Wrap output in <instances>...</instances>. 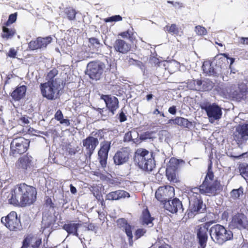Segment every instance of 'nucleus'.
Masks as SVG:
<instances>
[{"label": "nucleus", "mask_w": 248, "mask_h": 248, "mask_svg": "<svg viewBox=\"0 0 248 248\" xmlns=\"http://www.w3.org/2000/svg\"><path fill=\"white\" fill-rule=\"evenodd\" d=\"M141 219L142 224L149 225L152 223L154 218L151 217L150 212L147 208H146L142 211Z\"/></svg>", "instance_id": "obj_29"}, {"label": "nucleus", "mask_w": 248, "mask_h": 248, "mask_svg": "<svg viewBox=\"0 0 248 248\" xmlns=\"http://www.w3.org/2000/svg\"><path fill=\"white\" fill-rule=\"evenodd\" d=\"M129 197L130 194L128 192L124 190H118L107 194L106 196V200L108 201H116L122 198H128Z\"/></svg>", "instance_id": "obj_24"}, {"label": "nucleus", "mask_w": 248, "mask_h": 248, "mask_svg": "<svg viewBox=\"0 0 248 248\" xmlns=\"http://www.w3.org/2000/svg\"><path fill=\"white\" fill-rule=\"evenodd\" d=\"M134 161L143 170L152 171L155 167L152 153L145 149L140 148L136 150Z\"/></svg>", "instance_id": "obj_3"}, {"label": "nucleus", "mask_w": 248, "mask_h": 248, "mask_svg": "<svg viewBox=\"0 0 248 248\" xmlns=\"http://www.w3.org/2000/svg\"><path fill=\"white\" fill-rule=\"evenodd\" d=\"M100 98L104 101L106 108H108L111 112V116H113L119 107L118 99L110 94H102Z\"/></svg>", "instance_id": "obj_19"}, {"label": "nucleus", "mask_w": 248, "mask_h": 248, "mask_svg": "<svg viewBox=\"0 0 248 248\" xmlns=\"http://www.w3.org/2000/svg\"><path fill=\"white\" fill-rule=\"evenodd\" d=\"M60 124H65L66 126H69L70 124V121L67 119L62 118L60 121Z\"/></svg>", "instance_id": "obj_61"}, {"label": "nucleus", "mask_w": 248, "mask_h": 248, "mask_svg": "<svg viewBox=\"0 0 248 248\" xmlns=\"http://www.w3.org/2000/svg\"><path fill=\"white\" fill-rule=\"evenodd\" d=\"M22 133H25V134L28 133L31 135H35V133H36V130H35L32 127H29L27 129V131L24 130V129H23V130H22Z\"/></svg>", "instance_id": "obj_54"}, {"label": "nucleus", "mask_w": 248, "mask_h": 248, "mask_svg": "<svg viewBox=\"0 0 248 248\" xmlns=\"http://www.w3.org/2000/svg\"><path fill=\"white\" fill-rule=\"evenodd\" d=\"M181 162H184V161L182 159L171 157L169 161V164L167 168H170L171 170H176Z\"/></svg>", "instance_id": "obj_37"}, {"label": "nucleus", "mask_w": 248, "mask_h": 248, "mask_svg": "<svg viewBox=\"0 0 248 248\" xmlns=\"http://www.w3.org/2000/svg\"><path fill=\"white\" fill-rule=\"evenodd\" d=\"M105 64L98 62H91L88 64V74L93 80H99L103 73Z\"/></svg>", "instance_id": "obj_11"}, {"label": "nucleus", "mask_w": 248, "mask_h": 248, "mask_svg": "<svg viewBox=\"0 0 248 248\" xmlns=\"http://www.w3.org/2000/svg\"><path fill=\"white\" fill-rule=\"evenodd\" d=\"M150 62L152 65H154L155 66H159L162 61L157 58L153 57L150 59Z\"/></svg>", "instance_id": "obj_47"}, {"label": "nucleus", "mask_w": 248, "mask_h": 248, "mask_svg": "<svg viewBox=\"0 0 248 248\" xmlns=\"http://www.w3.org/2000/svg\"><path fill=\"white\" fill-rule=\"evenodd\" d=\"M63 117V115L62 111L60 109H58L55 114V119L60 122Z\"/></svg>", "instance_id": "obj_49"}, {"label": "nucleus", "mask_w": 248, "mask_h": 248, "mask_svg": "<svg viewBox=\"0 0 248 248\" xmlns=\"http://www.w3.org/2000/svg\"><path fill=\"white\" fill-rule=\"evenodd\" d=\"M88 40L89 43L88 46L93 50H97L102 46L99 40L95 37H91Z\"/></svg>", "instance_id": "obj_33"}, {"label": "nucleus", "mask_w": 248, "mask_h": 248, "mask_svg": "<svg viewBox=\"0 0 248 248\" xmlns=\"http://www.w3.org/2000/svg\"><path fill=\"white\" fill-rule=\"evenodd\" d=\"M97 111L101 115V117L103 120H106L111 116V112L109 111L108 108H97L96 109Z\"/></svg>", "instance_id": "obj_36"}, {"label": "nucleus", "mask_w": 248, "mask_h": 248, "mask_svg": "<svg viewBox=\"0 0 248 248\" xmlns=\"http://www.w3.org/2000/svg\"><path fill=\"white\" fill-rule=\"evenodd\" d=\"M132 132L131 131H128L126 133L124 136V141H130L132 140Z\"/></svg>", "instance_id": "obj_51"}, {"label": "nucleus", "mask_w": 248, "mask_h": 248, "mask_svg": "<svg viewBox=\"0 0 248 248\" xmlns=\"http://www.w3.org/2000/svg\"><path fill=\"white\" fill-rule=\"evenodd\" d=\"M93 193L94 196L96 198V199L98 200L101 199L103 198L102 194L100 191L98 189L97 190H93Z\"/></svg>", "instance_id": "obj_53"}, {"label": "nucleus", "mask_w": 248, "mask_h": 248, "mask_svg": "<svg viewBox=\"0 0 248 248\" xmlns=\"http://www.w3.org/2000/svg\"><path fill=\"white\" fill-rule=\"evenodd\" d=\"M231 223L233 227L241 230L246 228L248 220L246 215L238 213L232 217Z\"/></svg>", "instance_id": "obj_21"}, {"label": "nucleus", "mask_w": 248, "mask_h": 248, "mask_svg": "<svg viewBox=\"0 0 248 248\" xmlns=\"http://www.w3.org/2000/svg\"><path fill=\"white\" fill-rule=\"evenodd\" d=\"M41 244V238L35 237L30 234L25 236L21 248H28L30 246L32 248H39Z\"/></svg>", "instance_id": "obj_22"}, {"label": "nucleus", "mask_w": 248, "mask_h": 248, "mask_svg": "<svg viewBox=\"0 0 248 248\" xmlns=\"http://www.w3.org/2000/svg\"><path fill=\"white\" fill-rule=\"evenodd\" d=\"M30 143V140L24 138H15L11 143L10 155L16 156L23 154L27 151Z\"/></svg>", "instance_id": "obj_6"}, {"label": "nucleus", "mask_w": 248, "mask_h": 248, "mask_svg": "<svg viewBox=\"0 0 248 248\" xmlns=\"http://www.w3.org/2000/svg\"><path fill=\"white\" fill-rule=\"evenodd\" d=\"M212 163L211 161L210 163L208 164V171L204 179L207 178V179L209 180L210 181L213 182L214 175L213 171L212 170Z\"/></svg>", "instance_id": "obj_41"}, {"label": "nucleus", "mask_w": 248, "mask_h": 248, "mask_svg": "<svg viewBox=\"0 0 248 248\" xmlns=\"http://www.w3.org/2000/svg\"><path fill=\"white\" fill-rule=\"evenodd\" d=\"M16 55V51L13 48H11L7 53V56L11 58H15Z\"/></svg>", "instance_id": "obj_55"}, {"label": "nucleus", "mask_w": 248, "mask_h": 248, "mask_svg": "<svg viewBox=\"0 0 248 248\" xmlns=\"http://www.w3.org/2000/svg\"><path fill=\"white\" fill-rule=\"evenodd\" d=\"M63 12L64 15L66 16V18L69 20L72 21L76 19V16L77 14V12L73 7H66L64 8Z\"/></svg>", "instance_id": "obj_31"}, {"label": "nucleus", "mask_w": 248, "mask_h": 248, "mask_svg": "<svg viewBox=\"0 0 248 248\" xmlns=\"http://www.w3.org/2000/svg\"><path fill=\"white\" fill-rule=\"evenodd\" d=\"M119 119L120 122H124L126 121L127 117L123 111H121L119 114Z\"/></svg>", "instance_id": "obj_56"}, {"label": "nucleus", "mask_w": 248, "mask_h": 248, "mask_svg": "<svg viewBox=\"0 0 248 248\" xmlns=\"http://www.w3.org/2000/svg\"><path fill=\"white\" fill-rule=\"evenodd\" d=\"M110 148V141L105 140L101 143L100 149L98 151V159L102 168L107 167L108 152Z\"/></svg>", "instance_id": "obj_14"}, {"label": "nucleus", "mask_w": 248, "mask_h": 248, "mask_svg": "<svg viewBox=\"0 0 248 248\" xmlns=\"http://www.w3.org/2000/svg\"><path fill=\"white\" fill-rule=\"evenodd\" d=\"M164 30L174 35H178L179 32V28L175 24H172L170 26L166 25L164 27Z\"/></svg>", "instance_id": "obj_38"}, {"label": "nucleus", "mask_w": 248, "mask_h": 248, "mask_svg": "<svg viewBox=\"0 0 248 248\" xmlns=\"http://www.w3.org/2000/svg\"><path fill=\"white\" fill-rule=\"evenodd\" d=\"M70 191L72 194H75L77 193V189L74 186H73L72 184H70Z\"/></svg>", "instance_id": "obj_63"}, {"label": "nucleus", "mask_w": 248, "mask_h": 248, "mask_svg": "<svg viewBox=\"0 0 248 248\" xmlns=\"http://www.w3.org/2000/svg\"><path fill=\"white\" fill-rule=\"evenodd\" d=\"M238 169L240 175L246 180H248V164L243 163L239 164Z\"/></svg>", "instance_id": "obj_34"}, {"label": "nucleus", "mask_w": 248, "mask_h": 248, "mask_svg": "<svg viewBox=\"0 0 248 248\" xmlns=\"http://www.w3.org/2000/svg\"><path fill=\"white\" fill-rule=\"evenodd\" d=\"M239 43L242 45H248V37H240L239 38Z\"/></svg>", "instance_id": "obj_58"}, {"label": "nucleus", "mask_w": 248, "mask_h": 248, "mask_svg": "<svg viewBox=\"0 0 248 248\" xmlns=\"http://www.w3.org/2000/svg\"><path fill=\"white\" fill-rule=\"evenodd\" d=\"M82 144L85 149L86 158L90 160L96 147L99 144L98 140L93 136H89L82 140Z\"/></svg>", "instance_id": "obj_15"}, {"label": "nucleus", "mask_w": 248, "mask_h": 248, "mask_svg": "<svg viewBox=\"0 0 248 248\" xmlns=\"http://www.w3.org/2000/svg\"><path fill=\"white\" fill-rule=\"evenodd\" d=\"M244 195L243 188L240 187L238 189H233L230 192L231 198L234 200L240 199Z\"/></svg>", "instance_id": "obj_35"}, {"label": "nucleus", "mask_w": 248, "mask_h": 248, "mask_svg": "<svg viewBox=\"0 0 248 248\" xmlns=\"http://www.w3.org/2000/svg\"><path fill=\"white\" fill-rule=\"evenodd\" d=\"M173 123L175 124L178 125L186 128H188L191 125V122L188 119L181 117H176L175 119H171L169 120V123Z\"/></svg>", "instance_id": "obj_28"}, {"label": "nucleus", "mask_w": 248, "mask_h": 248, "mask_svg": "<svg viewBox=\"0 0 248 248\" xmlns=\"http://www.w3.org/2000/svg\"><path fill=\"white\" fill-rule=\"evenodd\" d=\"M201 108L206 111L210 120H218L221 118L222 115L221 108L215 103L212 104H206Z\"/></svg>", "instance_id": "obj_13"}, {"label": "nucleus", "mask_w": 248, "mask_h": 248, "mask_svg": "<svg viewBox=\"0 0 248 248\" xmlns=\"http://www.w3.org/2000/svg\"><path fill=\"white\" fill-rule=\"evenodd\" d=\"M128 63L129 65H140V64H142V63L140 61L135 60L133 58H129L128 60Z\"/></svg>", "instance_id": "obj_48"}, {"label": "nucleus", "mask_w": 248, "mask_h": 248, "mask_svg": "<svg viewBox=\"0 0 248 248\" xmlns=\"http://www.w3.org/2000/svg\"><path fill=\"white\" fill-rule=\"evenodd\" d=\"M81 226L80 223H72L71 222L63 225L62 228L67 232L68 234H72L76 236H78V229Z\"/></svg>", "instance_id": "obj_26"}, {"label": "nucleus", "mask_w": 248, "mask_h": 248, "mask_svg": "<svg viewBox=\"0 0 248 248\" xmlns=\"http://www.w3.org/2000/svg\"><path fill=\"white\" fill-rule=\"evenodd\" d=\"M164 209L171 213L174 214L178 212H183V208L182 202L178 198L169 200V202L163 204Z\"/></svg>", "instance_id": "obj_20"}, {"label": "nucleus", "mask_w": 248, "mask_h": 248, "mask_svg": "<svg viewBox=\"0 0 248 248\" xmlns=\"http://www.w3.org/2000/svg\"><path fill=\"white\" fill-rule=\"evenodd\" d=\"M28 48L31 50L40 49L38 37L35 40H31L28 43Z\"/></svg>", "instance_id": "obj_40"}, {"label": "nucleus", "mask_w": 248, "mask_h": 248, "mask_svg": "<svg viewBox=\"0 0 248 248\" xmlns=\"http://www.w3.org/2000/svg\"><path fill=\"white\" fill-rule=\"evenodd\" d=\"M212 223L211 222H207L196 226L195 228V232L196 233L198 243L202 248H205L208 240V232H209V227Z\"/></svg>", "instance_id": "obj_10"}, {"label": "nucleus", "mask_w": 248, "mask_h": 248, "mask_svg": "<svg viewBox=\"0 0 248 248\" xmlns=\"http://www.w3.org/2000/svg\"><path fill=\"white\" fill-rule=\"evenodd\" d=\"M58 74V71L55 68L51 69L47 74L46 76V80L47 83H52L53 84H58L57 82V78L55 77Z\"/></svg>", "instance_id": "obj_30"}, {"label": "nucleus", "mask_w": 248, "mask_h": 248, "mask_svg": "<svg viewBox=\"0 0 248 248\" xmlns=\"http://www.w3.org/2000/svg\"><path fill=\"white\" fill-rule=\"evenodd\" d=\"M195 31L197 35L200 36H203L207 33L205 28L200 25H198L195 27Z\"/></svg>", "instance_id": "obj_42"}, {"label": "nucleus", "mask_w": 248, "mask_h": 248, "mask_svg": "<svg viewBox=\"0 0 248 248\" xmlns=\"http://www.w3.org/2000/svg\"><path fill=\"white\" fill-rule=\"evenodd\" d=\"M60 87V84L45 82L40 84V89L44 97L49 100H53L57 97Z\"/></svg>", "instance_id": "obj_8"}, {"label": "nucleus", "mask_w": 248, "mask_h": 248, "mask_svg": "<svg viewBox=\"0 0 248 248\" xmlns=\"http://www.w3.org/2000/svg\"><path fill=\"white\" fill-rule=\"evenodd\" d=\"M113 47L115 51L122 54L127 53L131 48L130 44L121 39H116L113 44Z\"/></svg>", "instance_id": "obj_23"}, {"label": "nucleus", "mask_w": 248, "mask_h": 248, "mask_svg": "<svg viewBox=\"0 0 248 248\" xmlns=\"http://www.w3.org/2000/svg\"><path fill=\"white\" fill-rule=\"evenodd\" d=\"M19 120L23 124H28L30 123L28 120V117L26 115H24L20 118Z\"/></svg>", "instance_id": "obj_57"}, {"label": "nucleus", "mask_w": 248, "mask_h": 248, "mask_svg": "<svg viewBox=\"0 0 248 248\" xmlns=\"http://www.w3.org/2000/svg\"><path fill=\"white\" fill-rule=\"evenodd\" d=\"M32 159L31 156L27 155L19 157L15 163L16 168L18 171L27 173L33 168Z\"/></svg>", "instance_id": "obj_17"}, {"label": "nucleus", "mask_w": 248, "mask_h": 248, "mask_svg": "<svg viewBox=\"0 0 248 248\" xmlns=\"http://www.w3.org/2000/svg\"><path fill=\"white\" fill-rule=\"evenodd\" d=\"M158 248H171L170 246L169 245L164 243L162 245H161L160 246H159Z\"/></svg>", "instance_id": "obj_64"}, {"label": "nucleus", "mask_w": 248, "mask_h": 248, "mask_svg": "<svg viewBox=\"0 0 248 248\" xmlns=\"http://www.w3.org/2000/svg\"><path fill=\"white\" fill-rule=\"evenodd\" d=\"M1 222L11 231L17 232L22 229L20 218L15 211H11L6 216L2 217Z\"/></svg>", "instance_id": "obj_5"}, {"label": "nucleus", "mask_w": 248, "mask_h": 248, "mask_svg": "<svg viewBox=\"0 0 248 248\" xmlns=\"http://www.w3.org/2000/svg\"><path fill=\"white\" fill-rule=\"evenodd\" d=\"M240 248H248V242L247 240H244L241 243Z\"/></svg>", "instance_id": "obj_62"}, {"label": "nucleus", "mask_w": 248, "mask_h": 248, "mask_svg": "<svg viewBox=\"0 0 248 248\" xmlns=\"http://www.w3.org/2000/svg\"><path fill=\"white\" fill-rule=\"evenodd\" d=\"M146 233V230L144 229H138L135 232V239L138 240L143 236Z\"/></svg>", "instance_id": "obj_46"}, {"label": "nucleus", "mask_w": 248, "mask_h": 248, "mask_svg": "<svg viewBox=\"0 0 248 248\" xmlns=\"http://www.w3.org/2000/svg\"><path fill=\"white\" fill-rule=\"evenodd\" d=\"M38 38L40 49L46 48L52 41V38L50 36H46V37H38Z\"/></svg>", "instance_id": "obj_39"}, {"label": "nucleus", "mask_w": 248, "mask_h": 248, "mask_svg": "<svg viewBox=\"0 0 248 248\" xmlns=\"http://www.w3.org/2000/svg\"><path fill=\"white\" fill-rule=\"evenodd\" d=\"M230 95L233 99L240 101L246 99L248 95V88L246 84L239 82L237 86L232 84L229 88Z\"/></svg>", "instance_id": "obj_9"}, {"label": "nucleus", "mask_w": 248, "mask_h": 248, "mask_svg": "<svg viewBox=\"0 0 248 248\" xmlns=\"http://www.w3.org/2000/svg\"><path fill=\"white\" fill-rule=\"evenodd\" d=\"M130 157V150L127 147H123L116 151L113 157L114 164L120 166L127 163Z\"/></svg>", "instance_id": "obj_12"}, {"label": "nucleus", "mask_w": 248, "mask_h": 248, "mask_svg": "<svg viewBox=\"0 0 248 248\" xmlns=\"http://www.w3.org/2000/svg\"><path fill=\"white\" fill-rule=\"evenodd\" d=\"M67 152L70 155H74L77 152V150L75 148H68L67 149Z\"/></svg>", "instance_id": "obj_60"}, {"label": "nucleus", "mask_w": 248, "mask_h": 248, "mask_svg": "<svg viewBox=\"0 0 248 248\" xmlns=\"http://www.w3.org/2000/svg\"><path fill=\"white\" fill-rule=\"evenodd\" d=\"M91 135H92L91 136L96 138L97 139L99 138L100 140L103 139L104 137V134L102 129H99L93 131Z\"/></svg>", "instance_id": "obj_45"}, {"label": "nucleus", "mask_w": 248, "mask_h": 248, "mask_svg": "<svg viewBox=\"0 0 248 248\" xmlns=\"http://www.w3.org/2000/svg\"><path fill=\"white\" fill-rule=\"evenodd\" d=\"M232 136L238 145L246 142L248 140V124H244L237 126Z\"/></svg>", "instance_id": "obj_16"}, {"label": "nucleus", "mask_w": 248, "mask_h": 248, "mask_svg": "<svg viewBox=\"0 0 248 248\" xmlns=\"http://www.w3.org/2000/svg\"><path fill=\"white\" fill-rule=\"evenodd\" d=\"M117 228L124 231L128 237V243L130 246L133 244V235L132 230L134 226L130 225L125 218H120L116 221Z\"/></svg>", "instance_id": "obj_18"}, {"label": "nucleus", "mask_w": 248, "mask_h": 248, "mask_svg": "<svg viewBox=\"0 0 248 248\" xmlns=\"http://www.w3.org/2000/svg\"><path fill=\"white\" fill-rule=\"evenodd\" d=\"M119 35L123 38H130L131 37V35H133V33L127 30L126 31L120 33Z\"/></svg>", "instance_id": "obj_50"}, {"label": "nucleus", "mask_w": 248, "mask_h": 248, "mask_svg": "<svg viewBox=\"0 0 248 248\" xmlns=\"http://www.w3.org/2000/svg\"><path fill=\"white\" fill-rule=\"evenodd\" d=\"M174 196V188L170 185L160 186L155 192V199L163 205L173 198Z\"/></svg>", "instance_id": "obj_7"}, {"label": "nucleus", "mask_w": 248, "mask_h": 248, "mask_svg": "<svg viewBox=\"0 0 248 248\" xmlns=\"http://www.w3.org/2000/svg\"><path fill=\"white\" fill-rule=\"evenodd\" d=\"M9 203L15 206L25 207L33 205L37 201V188L25 183L16 185L11 191Z\"/></svg>", "instance_id": "obj_2"}, {"label": "nucleus", "mask_w": 248, "mask_h": 248, "mask_svg": "<svg viewBox=\"0 0 248 248\" xmlns=\"http://www.w3.org/2000/svg\"><path fill=\"white\" fill-rule=\"evenodd\" d=\"M88 231H95L97 228V226L93 223H90L85 226Z\"/></svg>", "instance_id": "obj_52"}, {"label": "nucleus", "mask_w": 248, "mask_h": 248, "mask_svg": "<svg viewBox=\"0 0 248 248\" xmlns=\"http://www.w3.org/2000/svg\"><path fill=\"white\" fill-rule=\"evenodd\" d=\"M168 111L172 115H174L176 113V106H173L169 108Z\"/></svg>", "instance_id": "obj_59"}, {"label": "nucleus", "mask_w": 248, "mask_h": 248, "mask_svg": "<svg viewBox=\"0 0 248 248\" xmlns=\"http://www.w3.org/2000/svg\"><path fill=\"white\" fill-rule=\"evenodd\" d=\"M209 233L212 240L219 245H222L233 238V233L232 231L218 224L211 227Z\"/></svg>", "instance_id": "obj_4"}, {"label": "nucleus", "mask_w": 248, "mask_h": 248, "mask_svg": "<svg viewBox=\"0 0 248 248\" xmlns=\"http://www.w3.org/2000/svg\"><path fill=\"white\" fill-rule=\"evenodd\" d=\"M17 14L15 13L9 15L8 20L4 24L6 26H10L11 24L15 23L17 19Z\"/></svg>", "instance_id": "obj_43"}, {"label": "nucleus", "mask_w": 248, "mask_h": 248, "mask_svg": "<svg viewBox=\"0 0 248 248\" xmlns=\"http://www.w3.org/2000/svg\"><path fill=\"white\" fill-rule=\"evenodd\" d=\"M220 181L216 180L210 181L204 179L202 184L198 187H188L185 192L189 201V210L193 215L203 213L206 211L201 194L208 196H215L222 190Z\"/></svg>", "instance_id": "obj_1"}, {"label": "nucleus", "mask_w": 248, "mask_h": 248, "mask_svg": "<svg viewBox=\"0 0 248 248\" xmlns=\"http://www.w3.org/2000/svg\"><path fill=\"white\" fill-rule=\"evenodd\" d=\"M27 87L25 85L17 86L11 93V96L15 101H19L23 98L26 93Z\"/></svg>", "instance_id": "obj_25"}, {"label": "nucleus", "mask_w": 248, "mask_h": 248, "mask_svg": "<svg viewBox=\"0 0 248 248\" xmlns=\"http://www.w3.org/2000/svg\"><path fill=\"white\" fill-rule=\"evenodd\" d=\"M176 170H171L170 168H167L166 170V175L168 180L173 183H177L179 180L177 179L176 173Z\"/></svg>", "instance_id": "obj_32"}, {"label": "nucleus", "mask_w": 248, "mask_h": 248, "mask_svg": "<svg viewBox=\"0 0 248 248\" xmlns=\"http://www.w3.org/2000/svg\"><path fill=\"white\" fill-rule=\"evenodd\" d=\"M8 26L3 24L0 35L1 38L6 40L12 38L16 33V30L15 28H8Z\"/></svg>", "instance_id": "obj_27"}, {"label": "nucleus", "mask_w": 248, "mask_h": 248, "mask_svg": "<svg viewBox=\"0 0 248 248\" xmlns=\"http://www.w3.org/2000/svg\"><path fill=\"white\" fill-rule=\"evenodd\" d=\"M122 17L120 15H115L104 19V21L107 22H117L122 20Z\"/></svg>", "instance_id": "obj_44"}]
</instances>
